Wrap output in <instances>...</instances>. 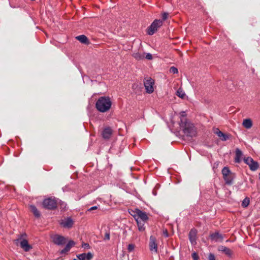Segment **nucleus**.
<instances>
[{
    "label": "nucleus",
    "instance_id": "obj_1",
    "mask_svg": "<svg viewBox=\"0 0 260 260\" xmlns=\"http://www.w3.org/2000/svg\"><path fill=\"white\" fill-rule=\"evenodd\" d=\"M179 126L181 130L186 136L193 137L196 135L197 131L194 125L187 119H181Z\"/></svg>",
    "mask_w": 260,
    "mask_h": 260
},
{
    "label": "nucleus",
    "instance_id": "obj_2",
    "mask_svg": "<svg viewBox=\"0 0 260 260\" xmlns=\"http://www.w3.org/2000/svg\"><path fill=\"white\" fill-rule=\"evenodd\" d=\"M112 102L109 96H101L95 103V107L101 112H106L111 108Z\"/></svg>",
    "mask_w": 260,
    "mask_h": 260
},
{
    "label": "nucleus",
    "instance_id": "obj_3",
    "mask_svg": "<svg viewBox=\"0 0 260 260\" xmlns=\"http://www.w3.org/2000/svg\"><path fill=\"white\" fill-rule=\"evenodd\" d=\"M221 172L225 183L228 185H232L234 179L236 177L235 174L232 172L228 167H224L222 169Z\"/></svg>",
    "mask_w": 260,
    "mask_h": 260
},
{
    "label": "nucleus",
    "instance_id": "obj_4",
    "mask_svg": "<svg viewBox=\"0 0 260 260\" xmlns=\"http://www.w3.org/2000/svg\"><path fill=\"white\" fill-rule=\"evenodd\" d=\"M131 215L135 218V220L138 219L143 221H147L148 217L145 212H143L139 209H136L133 211Z\"/></svg>",
    "mask_w": 260,
    "mask_h": 260
},
{
    "label": "nucleus",
    "instance_id": "obj_5",
    "mask_svg": "<svg viewBox=\"0 0 260 260\" xmlns=\"http://www.w3.org/2000/svg\"><path fill=\"white\" fill-rule=\"evenodd\" d=\"M162 25V21L160 20H155L147 29V34L149 35H153Z\"/></svg>",
    "mask_w": 260,
    "mask_h": 260
},
{
    "label": "nucleus",
    "instance_id": "obj_6",
    "mask_svg": "<svg viewBox=\"0 0 260 260\" xmlns=\"http://www.w3.org/2000/svg\"><path fill=\"white\" fill-rule=\"evenodd\" d=\"M243 160L249 166L250 170L252 171H255L259 168L258 163L254 161L251 157H244Z\"/></svg>",
    "mask_w": 260,
    "mask_h": 260
},
{
    "label": "nucleus",
    "instance_id": "obj_7",
    "mask_svg": "<svg viewBox=\"0 0 260 260\" xmlns=\"http://www.w3.org/2000/svg\"><path fill=\"white\" fill-rule=\"evenodd\" d=\"M43 206L45 209L53 210L56 208L57 203L54 199L49 198L43 201Z\"/></svg>",
    "mask_w": 260,
    "mask_h": 260
},
{
    "label": "nucleus",
    "instance_id": "obj_8",
    "mask_svg": "<svg viewBox=\"0 0 260 260\" xmlns=\"http://www.w3.org/2000/svg\"><path fill=\"white\" fill-rule=\"evenodd\" d=\"M26 234H24L20 236V238L17 240V242H19L20 247L25 251H29L31 249V246L28 244L26 239H23V237H26Z\"/></svg>",
    "mask_w": 260,
    "mask_h": 260
},
{
    "label": "nucleus",
    "instance_id": "obj_9",
    "mask_svg": "<svg viewBox=\"0 0 260 260\" xmlns=\"http://www.w3.org/2000/svg\"><path fill=\"white\" fill-rule=\"evenodd\" d=\"M144 86L146 92L148 93H151L154 91L153 85L154 81L151 78H146L144 81Z\"/></svg>",
    "mask_w": 260,
    "mask_h": 260
},
{
    "label": "nucleus",
    "instance_id": "obj_10",
    "mask_svg": "<svg viewBox=\"0 0 260 260\" xmlns=\"http://www.w3.org/2000/svg\"><path fill=\"white\" fill-rule=\"evenodd\" d=\"M149 248L151 251L157 253V244L156 242V238L153 236H151L150 237Z\"/></svg>",
    "mask_w": 260,
    "mask_h": 260
},
{
    "label": "nucleus",
    "instance_id": "obj_11",
    "mask_svg": "<svg viewBox=\"0 0 260 260\" xmlns=\"http://www.w3.org/2000/svg\"><path fill=\"white\" fill-rule=\"evenodd\" d=\"M210 238L211 240L215 242H221L223 241V237L219 232H216L210 234Z\"/></svg>",
    "mask_w": 260,
    "mask_h": 260
},
{
    "label": "nucleus",
    "instance_id": "obj_12",
    "mask_svg": "<svg viewBox=\"0 0 260 260\" xmlns=\"http://www.w3.org/2000/svg\"><path fill=\"white\" fill-rule=\"evenodd\" d=\"M53 243L57 245H62L66 243V240L64 237L60 235H55L52 237Z\"/></svg>",
    "mask_w": 260,
    "mask_h": 260
},
{
    "label": "nucleus",
    "instance_id": "obj_13",
    "mask_svg": "<svg viewBox=\"0 0 260 260\" xmlns=\"http://www.w3.org/2000/svg\"><path fill=\"white\" fill-rule=\"evenodd\" d=\"M60 223L63 228L70 229L73 225L74 221L71 217H67L62 219Z\"/></svg>",
    "mask_w": 260,
    "mask_h": 260
},
{
    "label": "nucleus",
    "instance_id": "obj_14",
    "mask_svg": "<svg viewBox=\"0 0 260 260\" xmlns=\"http://www.w3.org/2000/svg\"><path fill=\"white\" fill-rule=\"evenodd\" d=\"M93 256V254L90 252H89L87 253H84L77 255L79 260H91Z\"/></svg>",
    "mask_w": 260,
    "mask_h": 260
},
{
    "label": "nucleus",
    "instance_id": "obj_15",
    "mask_svg": "<svg viewBox=\"0 0 260 260\" xmlns=\"http://www.w3.org/2000/svg\"><path fill=\"white\" fill-rule=\"evenodd\" d=\"M197 231L195 229H191L189 233V239L192 245H195L196 242Z\"/></svg>",
    "mask_w": 260,
    "mask_h": 260
},
{
    "label": "nucleus",
    "instance_id": "obj_16",
    "mask_svg": "<svg viewBox=\"0 0 260 260\" xmlns=\"http://www.w3.org/2000/svg\"><path fill=\"white\" fill-rule=\"evenodd\" d=\"M74 245L75 243L74 241H70L66 245V247L60 251V253L61 254L66 253L67 252L70 251L71 248L74 246Z\"/></svg>",
    "mask_w": 260,
    "mask_h": 260
},
{
    "label": "nucleus",
    "instance_id": "obj_17",
    "mask_svg": "<svg viewBox=\"0 0 260 260\" xmlns=\"http://www.w3.org/2000/svg\"><path fill=\"white\" fill-rule=\"evenodd\" d=\"M218 251L224 252L228 256L231 257L232 255V251L231 250L224 246H220L218 247Z\"/></svg>",
    "mask_w": 260,
    "mask_h": 260
},
{
    "label": "nucleus",
    "instance_id": "obj_18",
    "mask_svg": "<svg viewBox=\"0 0 260 260\" xmlns=\"http://www.w3.org/2000/svg\"><path fill=\"white\" fill-rule=\"evenodd\" d=\"M112 129L108 127L104 128L102 132V136L105 139H109L112 135Z\"/></svg>",
    "mask_w": 260,
    "mask_h": 260
},
{
    "label": "nucleus",
    "instance_id": "obj_19",
    "mask_svg": "<svg viewBox=\"0 0 260 260\" xmlns=\"http://www.w3.org/2000/svg\"><path fill=\"white\" fill-rule=\"evenodd\" d=\"M242 156V152L239 148H236L235 151V162L240 163L241 161V157Z\"/></svg>",
    "mask_w": 260,
    "mask_h": 260
},
{
    "label": "nucleus",
    "instance_id": "obj_20",
    "mask_svg": "<svg viewBox=\"0 0 260 260\" xmlns=\"http://www.w3.org/2000/svg\"><path fill=\"white\" fill-rule=\"evenodd\" d=\"M242 125L245 128L249 129L252 126V122L250 119H245L243 121Z\"/></svg>",
    "mask_w": 260,
    "mask_h": 260
},
{
    "label": "nucleus",
    "instance_id": "obj_21",
    "mask_svg": "<svg viewBox=\"0 0 260 260\" xmlns=\"http://www.w3.org/2000/svg\"><path fill=\"white\" fill-rule=\"evenodd\" d=\"M133 56L137 60H142L145 58V53L139 52H134L133 54Z\"/></svg>",
    "mask_w": 260,
    "mask_h": 260
},
{
    "label": "nucleus",
    "instance_id": "obj_22",
    "mask_svg": "<svg viewBox=\"0 0 260 260\" xmlns=\"http://www.w3.org/2000/svg\"><path fill=\"white\" fill-rule=\"evenodd\" d=\"M137 223V225L138 226V229L141 232H143L145 230V227L144 226L145 223L147 221H143L141 220L137 219L136 220Z\"/></svg>",
    "mask_w": 260,
    "mask_h": 260
},
{
    "label": "nucleus",
    "instance_id": "obj_23",
    "mask_svg": "<svg viewBox=\"0 0 260 260\" xmlns=\"http://www.w3.org/2000/svg\"><path fill=\"white\" fill-rule=\"evenodd\" d=\"M31 211L33 213L35 217L38 218L40 216V213L39 211L37 209L35 206L31 205L29 206Z\"/></svg>",
    "mask_w": 260,
    "mask_h": 260
},
{
    "label": "nucleus",
    "instance_id": "obj_24",
    "mask_svg": "<svg viewBox=\"0 0 260 260\" xmlns=\"http://www.w3.org/2000/svg\"><path fill=\"white\" fill-rule=\"evenodd\" d=\"M77 40L79 41L81 43H84V44H88V40L86 36L85 35H80L76 38Z\"/></svg>",
    "mask_w": 260,
    "mask_h": 260
},
{
    "label": "nucleus",
    "instance_id": "obj_25",
    "mask_svg": "<svg viewBox=\"0 0 260 260\" xmlns=\"http://www.w3.org/2000/svg\"><path fill=\"white\" fill-rule=\"evenodd\" d=\"M176 94L178 96L182 99L183 98L185 95V92L180 88L177 90Z\"/></svg>",
    "mask_w": 260,
    "mask_h": 260
},
{
    "label": "nucleus",
    "instance_id": "obj_26",
    "mask_svg": "<svg viewBox=\"0 0 260 260\" xmlns=\"http://www.w3.org/2000/svg\"><path fill=\"white\" fill-rule=\"evenodd\" d=\"M249 204V199L248 198H245L242 202V206L244 208L247 207Z\"/></svg>",
    "mask_w": 260,
    "mask_h": 260
},
{
    "label": "nucleus",
    "instance_id": "obj_27",
    "mask_svg": "<svg viewBox=\"0 0 260 260\" xmlns=\"http://www.w3.org/2000/svg\"><path fill=\"white\" fill-rule=\"evenodd\" d=\"M170 72L172 74H177L178 73V69L175 67H171L169 70Z\"/></svg>",
    "mask_w": 260,
    "mask_h": 260
},
{
    "label": "nucleus",
    "instance_id": "obj_28",
    "mask_svg": "<svg viewBox=\"0 0 260 260\" xmlns=\"http://www.w3.org/2000/svg\"><path fill=\"white\" fill-rule=\"evenodd\" d=\"M135 249V245L133 244H129L127 247V250L129 252L133 251Z\"/></svg>",
    "mask_w": 260,
    "mask_h": 260
},
{
    "label": "nucleus",
    "instance_id": "obj_29",
    "mask_svg": "<svg viewBox=\"0 0 260 260\" xmlns=\"http://www.w3.org/2000/svg\"><path fill=\"white\" fill-rule=\"evenodd\" d=\"M223 141H225L229 139V136L224 133H222V136L219 137Z\"/></svg>",
    "mask_w": 260,
    "mask_h": 260
},
{
    "label": "nucleus",
    "instance_id": "obj_30",
    "mask_svg": "<svg viewBox=\"0 0 260 260\" xmlns=\"http://www.w3.org/2000/svg\"><path fill=\"white\" fill-rule=\"evenodd\" d=\"M214 133L219 137H221V136H222V132L220 131L218 128H216L214 130Z\"/></svg>",
    "mask_w": 260,
    "mask_h": 260
},
{
    "label": "nucleus",
    "instance_id": "obj_31",
    "mask_svg": "<svg viewBox=\"0 0 260 260\" xmlns=\"http://www.w3.org/2000/svg\"><path fill=\"white\" fill-rule=\"evenodd\" d=\"M209 260H216L215 256L213 253H210L208 255Z\"/></svg>",
    "mask_w": 260,
    "mask_h": 260
},
{
    "label": "nucleus",
    "instance_id": "obj_32",
    "mask_svg": "<svg viewBox=\"0 0 260 260\" xmlns=\"http://www.w3.org/2000/svg\"><path fill=\"white\" fill-rule=\"evenodd\" d=\"M191 256L193 260H199V256L196 252H193Z\"/></svg>",
    "mask_w": 260,
    "mask_h": 260
},
{
    "label": "nucleus",
    "instance_id": "obj_33",
    "mask_svg": "<svg viewBox=\"0 0 260 260\" xmlns=\"http://www.w3.org/2000/svg\"><path fill=\"white\" fill-rule=\"evenodd\" d=\"M145 58L148 60H151L152 59V55L151 53H147L146 54Z\"/></svg>",
    "mask_w": 260,
    "mask_h": 260
},
{
    "label": "nucleus",
    "instance_id": "obj_34",
    "mask_svg": "<svg viewBox=\"0 0 260 260\" xmlns=\"http://www.w3.org/2000/svg\"><path fill=\"white\" fill-rule=\"evenodd\" d=\"M168 13H166V12L162 14V16H161L162 19L163 20H166L167 19V18H168Z\"/></svg>",
    "mask_w": 260,
    "mask_h": 260
},
{
    "label": "nucleus",
    "instance_id": "obj_35",
    "mask_svg": "<svg viewBox=\"0 0 260 260\" xmlns=\"http://www.w3.org/2000/svg\"><path fill=\"white\" fill-rule=\"evenodd\" d=\"M180 119H186V114H185V112L184 111H182L180 113Z\"/></svg>",
    "mask_w": 260,
    "mask_h": 260
},
{
    "label": "nucleus",
    "instance_id": "obj_36",
    "mask_svg": "<svg viewBox=\"0 0 260 260\" xmlns=\"http://www.w3.org/2000/svg\"><path fill=\"white\" fill-rule=\"evenodd\" d=\"M82 247L84 249H89L90 248V245L88 243H83L82 244Z\"/></svg>",
    "mask_w": 260,
    "mask_h": 260
},
{
    "label": "nucleus",
    "instance_id": "obj_37",
    "mask_svg": "<svg viewBox=\"0 0 260 260\" xmlns=\"http://www.w3.org/2000/svg\"><path fill=\"white\" fill-rule=\"evenodd\" d=\"M109 239H110L109 233H106L105 237H104V240H109Z\"/></svg>",
    "mask_w": 260,
    "mask_h": 260
},
{
    "label": "nucleus",
    "instance_id": "obj_38",
    "mask_svg": "<svg viewBox=\"0 0 260 260\" xmlns=\"http://www.w3.org/2000/svg\"><path fill=\"white\" fill-rule=\"evenodd\" d=\"M98 207L97 206H93V207L90 208L89 209H88V211H90L92 210H96L98 209Z\"/></svg>",
    "mask_w": 260,
    "mask_h": 260
},
{
    "label": "nucleus",
    "instance_id": "obj_39",
    "mask_svg": "<svg viewBox=\"0 0 260 260\" xmlns=\"http://www.w3.org/2000/svg\"><path fill=\"white\" fill-rule=\"evenodd\" d=\"M165 235L166 237H168V234L167 231L165 233Z\"/></svg>",
    "mask_w": 260,
    "mask_h": 260
},
{
    "label": "nucleus",
    "instance_id": "obj_40",
    "mask_svg": "<svg viewBox=\"0 0 260 260\" xmlns=\"http://www.w3.org/2000/svg\"><path fill=\"white\" fill-rule=\"evenodd\" d=\"M258 178H259V179H260V172H259V173L258 174Z\"/></svg>",
    "mask_w": 260,
    "mask_h": 260
},
{
    "label": "nucleus",
    "instance_id": "obj_41",
    "mask_svg": "<svg viewBox=\"0 0 260 260\" xmlns=\"http://www.w3.org/2000/svg\"><path fill=\"white\" fill-rule=\"evenodd\" d=\"M73 260H78V259H74Z\"/></svg>",
    "mask_w": 260,
    "mask_h": 260
}]
</instances>
